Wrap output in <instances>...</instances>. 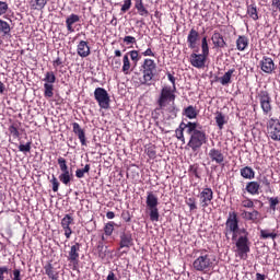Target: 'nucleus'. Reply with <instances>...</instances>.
<instances>
[{"label":"nucleus","instance_id":"f257e3e1","mask_svg":"<svg viewBox=\"0 0 280 280\" xmlns=\"http://www.w3.org/2000/svg\"><path fill=\"white\" fill-rule=\"evenodd\" d=\"M223 234L226 240H231L232 235V241L235 242L236 246V255H238L240 259H247L248 253H250V233H248L246 228L240 229V217L237 212H229Z\"/></svg>","mask_w":280,"mask_h":280},{"label":"nucleus","instance_id":"f03ea898","mask_svg":"<svg viewBox=\"0 0 280 280\" xmlns=\"http://www.w3.org/2000/svg\"><path fill=\"white\" fill-rule=\"evenodd\" d=\"M57 163L61 173L58 177L52 174L51 178L49 179V183L51 184V189L55 194H57L58 189H60V183L66 187H70L71 183H73L74 180L73 172L69 170L67 160L62 156H59L57 159Z\"/></svg>","mask_w":280,"mask_h":280},{"label":"nucleus","instance_id":"7ed1b4c3","mask_svg":"<svg viewBox=\"0 0 280 280\" xmlns=\"http://www.w3.org/2000/svg\"><path fill=\"white\" fill-rule=\"evenodd\" d=\"M188 135L190 138L187 147L190 148L192 152H198L200 148L209 142V136L207 135V131L202 129V126H200L198 122H192Z\"/></svg>","mask_w":280,"mask_h":280},{"label":"nucleus","instance_id":"20e7f679","mask_svg":"<svg viewBox=\"0 0 280 280\" xmlns=\"http://www.w3.org/2000/svg\"><path fill=\"white\" fill-rule=\"evenodd\" d=\"M176 90H173L172 86H164L161 89L160 95L156 100V104L159 106L160 110H165L172 104L171 107H168L166 110L167 113H172L176 117V113L178 109H176Z\"/></svg>","mask_w":280,"mask_h":280},{"label":"nucleus","instance_id":"39448f33","mask_svg":"<svg viewBox=\"0 0 280 280\" xmlns=\"http://www.w3.org/2000/svg\"><path fill=\"white\" fill-rule=\"evenodd\" d=\"M140 71L142 72L141 84L152 86L154 75H156V62L153 59L147 58L143 60Z\"/></svg>","mask_w":280,"mask_h":280},{"label":"nucleus","instance_id":"423d86ee","mask_svg":"<svg viewBox=\"0 0 280 280\" xmlns=\"http://www.w3.org/2000/svg\"><path fill=\"white\" fill-rule=\"evenodd\" d=\"M200 255L194 260L192 268L197 272H207L213 268V256L207 249H200Z\"/></svg>","mask_w":280,"mask_h":280},{"label":"nucleus","instance_id":"0eeeda50","mask_svg":"<svg viewBox=\"0 0 280 280\" xmlns=\"http://www.w3.org/2000/svg\"><path fill=\"white\" fill-rule=\"evenodd\" d=\"M147 208L149 209V217L151 222H159V197L154 192H147Z\"/></svg>","mask_w":280,"mask_h":280},{"label":"nucleus","instance_id":"6e6552de","mask_svg":"<svg viewBox=\"0 0 280 280\" xmlns=\"http://www.w3.org/2000/svg\"><path fill=\"white\" fill-rule=\"evenodd\" d=\"M256 100L260 104L264 115H269L272 113V96H270L268 91L260 90L256 95Z\"/></svg>","mask_w":280,"mask_h":280},{"label":"nucleus","instance_id":"1a4fd4ad","mask_svg":"<svg viewBox=\"0 0 280 280\" xmlns=\"http://www.w3.org/2000/svg\"><path fill=\"white\" fill-rule=\"evenodd\" d=\"M94 100L97 102L100 108L108 110L110 108V95L104 88H96L94 90Z\"/></svg>","mask_w":280,"mask_h":280},{"label":"nucleus","instance_id":"9d476101","mask_svg":"<svg viewBox=\"0 0 280 280\" xmlns=\"http://www.w3.org/2000/svg\"><path fill=\"white\" fill-rule=\"evenodd\" d=\"M44 83V96L49 100L54 97V84H56V72L46 71L43 79Z\"/></svg>","mask_w":280,"mask_h":280},{"label":"nucleus","instance_id":"9b49d317","mask_svg":"<svg viewBox=\"0 0 280 280\" xmlns=\"http://www.w3.org/2000/svg\"><path fill=\"white\" fill-rule=\"evenodd\" d=\"M268 135L272 141H280L279 118H270L267 122Z\"/></svg>","mask_w":280,"mask_h":280},{"label":"nucleus","instance_id":"f8f14e48","mask_svg":"<svg viewBox=\"0 0 280 280\" xmlns=\"http://www.w3.org/2000/svg\"><path fill=\"white\" fill-rule=\"evenodd\" d=\"M197 198H199L200 207L202 209H207V207H209V205H211L213 201V189H211V187L202 188Z\"/></svg>","mask_w":280,"mask_h":280},{"label":"nucleus","instance_id":"ddd939ff","mask_svg":"<svg viewBox=\"0 0 280 280\" xmlns=\"http://www.w3.org/2000/svg\"><path fill=\"white\" fill-rule=\"evenodd\" d=\"M118 250L126 248V250H130L132 246H135V240L132 238V233L130 232H121L119 235V244Z\"/></svg>","mask_w":280,"mask_h":280},{"label":"nucleus","instance_id":"4468645a","mask_svg":"<svg viewBox=\"0 0 280 280\" xmlns=\"http://www.w3.org/2000/svg\"><path fill=\"white\" fill-rule=\"evenodd\" d=\"M208 158L211 163H215L217 165H224V161H226V155H224L222 149L218 148L210 149L208 152Z\"/></svg>","mask_w":280,"mask_h":280},{"label":"nucleus","instance_id":"2eb2a0df","mask_svg":"<svg viewBox=\"0 0 280 280\" xmlns=\"http://www.w3.org/2000/svg\"><path fill=\"white\" fill-rule=\"evenodd\" d=\"M194 122L191 121H182L178 126V128L175 130V137L178 141H182L183 144H185V130H186V135H189V132L191 131V126Z\"/></svg>","mask_w":280,"mask_h":280},{"label":"nucleus","instance_id":"dca6fc26","mask_svg":"<svg viewBox=\"0 0 280 280\" xmlns=\"http://www.w3.org/2000/svg\"><path fill=\"white\" fill-rule=\"evenodd\" d=\"M207 58H209L207 55L192 52L189 57V62L195 69H205Z\"/></svg>","mask_w":280,"mask_h":280},{"label":"nucleus","instance_id":"f3484780","mask_svg":"<svg viewBox=\"0 0 280 280\" xmlns=\"http://www.w3.org/2000/svg\"><path fill=\"white\" fill-rule=\"evenodd\" d=\"M211 40L214 49H225V47H229L226 39H224V35L218 31L213 32Z\"/></svg>","mask_w":280,"mask_h":280},{"label":"nucleus","instance_id":"a211bd4d","mask_svg":"<svg viewBox=\"0 0 280 280\" xmlns=\"http://www.w3.org/2000/svg\"><path fill=\"white\" fill-rule=\"evenodd\" d=\"M71 224H73V217L71 214H66L61 219V226L65 231L67 240H70L71 235L73 234V230H71Z\"/></svg>","mask_w":280,"mask_h":280},{"label":"nucleus","instance_id":"6ab92c4d","mask_svg":"<svg viewBox=\"0 0 280 280\" xmlns=\"http://www.w3.org/2000/svg\"><path fill=\"white\" fill-rule=\"evenodd\" d=\"M80 243H74V245L70 247L68 261H70V264H73V266H78L80 261Z\"/></svg>","mask_w":280,"mask_h":280},{"label":"nucleus","instance_id":"aec40b11","mask_svg":"<svg viewBox=\"0 0 280 280\" xmlns=\"http://www.w3.org/2000/svg\"><path fill=\"white\" fill-rule=\"evenodd\" d=\"M259 65H260L261 71H264V73L271 74L276 69L275 61L270 57L264 56L262 59L260 60Z\"/></svg>","mask_w":280,"mask_h":280},{"label":"nucleus","instance_id":"412c9836","mask_svg":"<svg viewBox=\"0 0 280 280\" xmlns=\"http://www.w3.org/2000/svg\"><path fill=\"white\" fill-rule=\"evenodd\" d=\"M198 40H200V33H198L196 28H191L187 36V43H188L189 49H196L198 45Z\"/></svg>","mask_w":280,"mask_h":280},{"label":"nucleus","instance_id":"4be33fe9","mask_svg":"<svg viewBox=\"0 0 280 280\" xmlns=\"http://www.w3.org/2000/svg\"><path fill=\"white\" fill-rule=\"evenodd\" d=\"M77 52L80 58H89V56H91V47L89 46V42L81 40L77 46Z\"/></svg>","mask_w":280,"mask_h":280},{"label":"nucleus","instance_id":"5701e85b","mask_svg":"<svg viewBox=\"0 0 280 280\" xmlns=\"http://www.w3.org/2000/svg\"><path fill=\"white\" fill-rule=\"evenodd\" d=\"M72 132H74L78 136V139L81 143V145H86V131L82 129L80 124L73 122L72 124Z\"/></svg>","mask_w":280,"mask_h":280},{"label":"nucleus","instance_id":"b1692460","mask_svg":"<svg viewBox=\"0 0 280 280\" xmlns=\"http://www.w3.org/2000/svg\"><path fill=\"white\" fill-rule=\"evenodd\" d=\"M75 23H80V15L75 14V13H71L67 19H66V27L67 31L70 34H73V32H75V28L73 27V25H75Z\"/></svg>","mask_w":280,"mask_h":280},{"label":"nucleus","instance_id":"393cba45","mask_svg":"<svg viewBox=\"0 0 280 280\" xmlns=\"http://www.w3.org/2000/svg\"><path fill=\"white\" fill-rule=\"evenodd\" d=\"M214 121H215L219 130H224V126H226V124H229V118L226 117V115H224V113L215 112Z\"/></svg>","mask_w":280,"mask_h":280},{"label":"nucleus","instance_id":"a878e982","mask_svg":"<svg viewBox=\"0 0 280 280\" xmlns=\"http://www.w3.org/2000/svg\"><path fill=\"white\" fill-rule=\"evenodd\" d=\"M247 194L250 196H259V189H261V184L259 182H248L245 187Z\"/></svg>","mask_w":280,"mask_h":280},{"label":"nucleus","instance_id":"bb28decb","mask_svg":"<svg viewBox=\"0 0 280 280\" xmlns=\"http://www.w3.org/2000/svg\"><path fill=\"white\" fill-rule=\"evenodd\" d=\"M44 270H45V275H47L48 279H51V280H58L59 279V273L56 270V268H54V265L51 262H47L44 266Z\"/></svg>","mask_w":280,"mask_h":280},{"label":"nucleus","instance_id":"cd10ccee","mask_svg":"<svg viewBox=\"0 0 280 280\" xmlns=\"http://www.w3.org/2000/svg\"><path fill=\"white\" fill-rule=\"evenodd\" d=\"M233 73H235V68L229 69L221 78H219L220 84H222V86H229V84L233 82L231 80V78H233Z\"/></svg>","mask_w":280,"mask_h":280},{"label":"nucleus","instance_id":"c85d7f7f","mask_svg":"<svg viewBox=\"0 0 280 280\" xmlns=\"http://www.w3.org/2000/svg\"><path fill=\"white\" fill-rule=\"evenodd\" d=\"M248 37L245 35H240L236 39V49L237 51H246L248 48Z\"/></svg>","mask_w":280,"mask_h":280},{"label":"nucleus","instance_id":"c756f323","mask_svg":"<svg viewBox=\"0 0 280 280\" xmlns=\"http://www.w3.org/2000/svg\"><path fill=\"white\" fill-rule=\"evenodd\" d=\"M183 115L184 117H187V119H196L198 117V109H196L194 105H189L184 108Z\"/></svg>","mask_w":280,"mask_h":280},{"label":"nucleus","instance_id":"7c9ffc66","mask_svg":"<svg viewBox=\"0 0 280 280\" xmlns=\"http://www.w3.org/2000/svg\"><path fill=\"white\" fill-rule=\"evenodd\" d=\"M243 215H245V218L249 221L253 222L254 224H257V222H259V218L261 217V214L259 213V211L257 210H253L250 212L248 211H244Z\"/></svg>","mask_w":280,"mask_h":280},{"label":"nucleus","instance_id":"2f4dec72","mask_svg":"<svg viewBox=\"0 0 280 280\" xmlns=\"http://www.w3.org/2000/svg\"><path fill=\"white\" fill-rule=\"evenodd\" d=\"M247 14L252 21H259V11L257 10V4H248Z\"/></svg>","mask_w":280,"mask_h":280},{"label":"nucleus","instance_id":"473e14b6","mask_svg":"<svg viewBox=\"0 0 280 280\" xmlns=\"http://www.w3.org/2000/svg\"><path fill=\"white\" fill-rule=\"evenodd\" d=\"M241 176L246 180H253L255 178V170L250 166H245L241 168Z\"/></svg>","mask_w":280,"mask_h":280},{"label":"nucleus","instance_id":"72a5a7b5","mask_svg":"<svg viewBox=\"0 0 280 280\" xmlns=\"http://www.w3.org/2000/svg\"><path fill=\"white\" fill-rule=\"evenodd\" d=\"M188 176L189 178H198L200 180V164L195 163L191 164L188 168Z\"/></svg>","mask_w":280,"mask_h":280},{"label":"nucleus","instance_id":"f704fd0d","mask_svg":"<svg viewBox=\"0 0 280 280\" xmlns=\"http://www.w3.org/2000/svg\"><path fill=\"white\" fill-rule=\"evenodd\" d=\"M135 8L140 16L150 15V11H148L145 5H143V0H137L135 3Z\"/></svg>","mask_w":280,"mask_h":280},{"label":"nucleus","instance_id":"c9c22d12","mask_svg":"<svg viewBox=\"0 0 280 280\" xmlns=\"http://www.w3.org/2000/svg\"><path fill=\"white\" fill-rule=\"evenodd\" d=\"M12 28L10 27V23L4 20H0V34H2V36H10Z\"/></svg>","mask_w":280,"mask_h":280},{"label":"nucleus","instance_id":"e433bc0d","mask_svg":"<svg viewBox=\"0 0 280 280\" xmlns=\"http://www.w3.org/2000/svg\"><path fill=\"white\" fill-rule=\"evenodd\" d=\"M30 5L32 10H44L47 5V0H31Z\"/></svg>","mask_w":280,"mask_h":280},{"label":"nucleus","instance_id":"4c0bfd02","mask_svg":"<svg viewBox=\"0 0 280 280\" xmlns=\"http://www.w3.org/2000/svg\"><path fill=\"white\" fill-rule=\"evenodd\" d=\"M130 57H128V54H125L122 57V73H125V75H128V73H130Z\"/></svg>","mask_w":280,"mask_h":280},{"label":"nucleus","instance_id":"58836bf2","mask_svg":"<svg viewBox=\"0 0 280 280\" xmlns=\"http://www.w3.org/2000/svg\"><path fill=\"white\" fill-rule=\"evenodd\" d=\"M277 233L270 230H260V240H277Z\"/></svg>","mask_w":280,"mask_h":280},{"label":"nucleus","instance_id":"ea45409f","mask_svg":"<svg viewBox=\"0 0 280 280\" xmlns=\"http://www.w3.org/2000/svg\"><path fill=\"white\" fill-rule=\"evenodd\" d=\"M9 132L13 137V139H19L21 137V132L19 131V124L13 122L9 127Z\"/></svg>","mask_w":280,"mask_h":280},{"label":"nucleus","instance_id":"a19ab883","mask_svg":"<svg viewBox=\"0 0 280 280\" xmlns=\"http://www.w3.org/2000/svg\"><path fill=\"white\" fill-rule=\"evenodd\" d=\"M127 54L128 57L130 56L132 65L137 67V65H139V61L141 60V56H139V50H130Z\"/></svg>","mask_w":280,"mask_h":280},{"label":"nucleus","instance_id":"79ce46f5","mask_svg":"<svg viewBox=\"0 0 280 280\" xmlns=\"http://www.w3.org/2000/svg\"><path fill=\"white\" fill-rule=\"evenodd\" d=\"M147 156H149V159L154 160L156 159V145L154 144H149L145 150H144Z\"/></svg>","mask_w":280,"mask_h":280},{"label":"nucleus","instance_id":"37998d69","mask_svg":"<svg viewBox=\"0 0 280 280\" xmlns=\"http://www.w3.org/2000/svg\"><path fill=\"white\" fill-rule=\"evenodd\" d=\"M185 203L189 208V211H196V209H198V205L196 203V197H186Z\"/></svg>","mask_w":280,"mask_h":280},{"label":"nucleus","instance_id":"c03bdc74","mask_svg":"<svg viewBox=\"0 0 280 280\" xmlns=\"http://www.w3.org/2000/svg\"><path fill=\"white\" fill-rule=\"evenodd\" d=\"M89 172H91V164H86L83 168H78L75 171V177L84 178V175L89 174Z\"/></svg>","mask_w":280,"mask_h":280},{"label":"nucleus","instance_id":"a18cd8bd","mask_svg":"<svg viewBox=\"0 0 280 280\" xmlns=\"http://www.w3.org/2000/svg\"><path fill=\"white\" fill-rule=\"evenodd\" d=\"M115 231V222L114 221H109L105 224L104 226V233L107 237H110V235H113Z\"/></svg>","mask_w":280,"mask_h":280},{"label":"nucleus","instance_id":"49530a36","mask_svg":"<svg viewBox=\"0 0 280 280\" xmlns=\"http://www.w3.org/2000/svg\"><path fill=\"white\" fill-rule=\"evenodd\" d=\"M201 54L209 57V42H207V36L201 39Z\"/></svg>","mask_w":280,"mask_h":280},{"label":"nucleus","instance_id":"de8ad7c7","mask_svg":"<svg viewBox=\"0 0 280 280\" xmlns=\"http://www.w3.org/2000/svg\"><path fill=\"white\" fill-rule=\"evenodd\" d=\"M268 200H269V209H271V211H277V206L280 205L279 197H271V198H268Z\"/></svg>","mask_w":280,"mask_h":280},{"label":"nucleus","instance_id":"09e8293b","mask_svg":"<svg viewBox=\"0 0 280 280\" xmlns=\"http://www.w3.org/2000/svg\"><path fill=\"white\" fill-rule=\"evenodd\" d=\"M19 151L23 152L24 154L27 152H32V141H28L25 144L20 143Z\"/></svg>","mask_w":280,"mask_h":280},{"label":"nucleus","instance_id":"8fccbe9b","mask_svg":"<svg viewBox=\"0 0 280 280\" xmlns=\"http://www.w3.org/2000/svg\"><path fill=\"white\" fill-rule=\"evenodd\" d=\"M125 45H137V38L135 36L127 35L122 38Z\"/></svg>","mask_w":280,"mask_h":280},{"label":"nucleus","instance_id":"3c124183","mask_svg":"<svg viewBox=\"0 0 280 280\" xmlns=\"http://www.w3.org/2000/svg\"><path fill=\"white\" fill-rule=\"evenodd\" d=\"M130 8H132V0H124V4L120 9V12H122V14H126V12L130 10Z\"/></svg>","mask_w":280,"mask_h":280},{"label":"nucleus","instance_id":"603ef678","mask_svg":"<svg viewBox=\"0 0 280 280\" xmlns=\"http://www.w3.org/2000/svg\"><path fill=\"white\" fill-rule=\"evenodd\" d=\"M112 67L114 71H119V69H121V59L114 57L112 60Z\"/></svg>","mask_w":280,"mask_h":280},{"label":"nucleus","instance_id":"864d4df0","mask_svg":"<svg viewBox=\"0 0 280 280\" xmlns=\"http://www.w3.org/2000/svg\"><path fill=\"white\" fill-rule=\"evenodd\" d=\"M8 10H10L8 2L0 1V16H3V14H7Z\"/></svg>","mask_w":280,"mask_h":280},{"label":"nucleus","instance_id":"5fc2aeb1","mask_svg":"<svg viewBox=\"0 0 280 280\" xmlns=\"http://www.w3.org/2000/svg\"><path fill=\"white\" fill-rule=\"evenodd\" d=\"M242 207H244L245 209H254L255 202L253 201V199H245L242 201Z\"/></svg>","mask_w":280,"mask_h":280},{"label":"nucleus","instance_id":"6e6d98bb","mask_svg":"<svg viewBox=\"0 0 280 280\" xmlns=\"http://www.w3.org/2000/svg\"><path fill=\"white\" fill-rule=\"evenodd\" d=\"M96 250L98 253V257H102V259H104V257H106V254L104 253V242H98V244L96 246Z\"/></svg>","mask_w":280,"mask_h":280},{"label":"nucleus","instance_id":"4d7b16f0","mask_svg":"<svg viewBox=\"0 0 280 280\" xmlns=\"http://www.w3.org/2000/svg\"><path fill=\"white\" fill-rule=\"evenodd\" d=\"M121 218H122L124 222H131L132 221V215H130V211H128V210H124L121 212Z\"/></svg>","mask_w":280,"mask_h":280},{"label":"nucleus","instance_id":"13d9d810","mask_svg":"<svg viewBox=\"0 0 280 280\" xmlns=\"http://www.w3.org/2000/svg\"><path fill=\"white\" fill-rule=\"evenodd\" d=\"M166 75L168 78V80L171 81V83L173 84V91H176V77H174V74H172V72H166Z\"/></svg>","mask_w":280,"mask_h":280},{"label":"nucleus","instance_id":"bf43d9fd","mask_svg":"<svg viewBox=\"0 0 280 280\" xmlns=\"http://www.w3.org/2000/svg\"><path fill=\"white\" fill-rule=\"evenodd\" d=\"M9 270L10 269L5 266L0 267V280H5L4 275H8Z\"/></svg>","mask_w":280,"mask_h":280},{"label":"nucleus","instance_id":"052dcab7","mask_svg":"<svg viewBox=\"0 0 280 280\" xmlns=\"http://www.w3.org/2000/svg\"><path fill=\"white\" fill-rule=\"evenodd\" d=\"M61 65H63L62 58L57 57L54 61H52V67L55 69H58V67H61Z\"/></svg>","mask_w":280,"mask_h":280},{"label":"nucleus","instance_id":"680f3d73","mask_svg":"<svg viewBox=\"0 0 280 280\" xmlns=\"http://www.w3.org/2000/svg\"><path fill=\"white\" fill-rule=\"evenodd\" d=\"M12 280H21V270L20 269L13 270V279Z\"/></svg>","mask_w":280,"mask_h":280},{"label":"nucleus","instance_id":"e2e57ef3","mask_svg":"<svg viewBox=\"0 0 280 280\" xmlns=\"http://www.w3.org/2000/svg\"><path fill=\"white\" fill-rule=\"evenodd\" d=\"M142 55L145 56V57L150 56L152 58H154V56H156L154 54V51H152V48H148L145 51L142 52Z\"/></svg>","mask_w":280,"mask_h":280},{"label":"nucleus","instance_id":"0e129e2a","mask_svg":"<svg viewBox=\"0 0 280 280\" xmlns=\"http://www.w3.org/2000/svg\"><path fill=\"white\" fill-rule=\"evenodd\" d=\"M261 183L267 189H270V179L268 177L264 176Z\"/></svg>","mask_w":280,"mask_h":280},{"label":"nucleus","instance_id":"69168bd1","mask_svg":"<svg viewBox=\"0 0 280 280\" xmlns=\"http://www.w3.org/2000/svg\"><path fill=\"white\" fill-rule=\"evenodd\" d=\"M106 280H119V279L117 278V276L115 275V272L109 271L108 275H107V277H106Z\"/></svg>","mask_w":280,"mask_h":280},{"label":"nucleus","instance_id":"338daca9","mask_svg":"<svg viewBox=\"0 0 280 280\" xmlns=\"http://www.w3.org/2000/svg\"><path fill=\"white\" fill-rule=\"evenodd\" d=\"M271 5L272 8H276V10L280 11V0H272Z\"/></svg>","mask_w":280,"mask_h":280},{"label":"nucleus","instance_id":"774afa93","mask_svg":"<svg viewBox=\"0 0 280 280\" xmlns=\"http://www.w3.org/2000/svg\"><path fill=\"white\" fill-rule=\"evenodd\" d=\"M256 280H266V276L261 273H256Z\"/></svg>","mask_w":280,"mask_h":280}]
</instances>
